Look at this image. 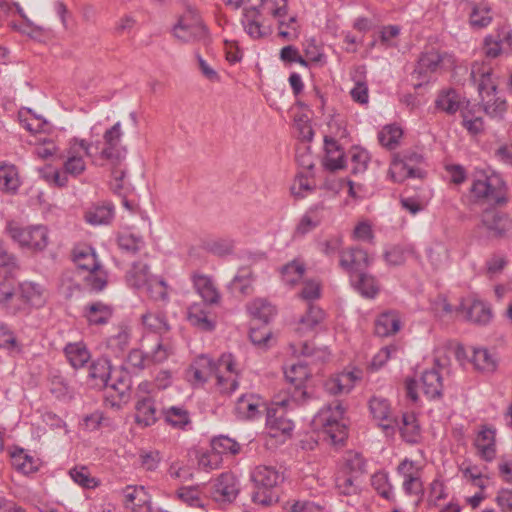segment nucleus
I'll return each instance as SVG.
<instances>
[{
    "label": "nucleus",
    "instance_id": "obj_47",
    "mask_svg": "<svg viewBox=\"0 0 512 512\" xmlns=\"http://www.w3.org/2000/svg\"><path fill=\"white\" fill-rule=\"evenodd\" d=\"M305 271L303 262L298 259L292 260L281 268L282 280L285 284L294 286L303 278Z\"/></svg>",
    "mask_w": 512,
    "mask_h": 512
},
{
    "label": "nucleus",
    "instance_id": "obj_44",
    "mask_svg": "<svg viewBox=\"0 0 512 512\" xmlns=\"http://www.w3.org/2000/svg\"><path fill=\"white\" fill-rule=\"evenodd\" d=\"M491 8L487 3L473 4L469 14L470 25L474 28L487 27L492 22Z\"/></svg>",
    "mask_w": 512,
    "mask_h": 512
},
{
    "label": "nucleus",
    "instance_id": "obj_3",
    "mask_svg": "<svg viewBox=\"0 0 512 512\" xmlns=\"http://www.w3.org/2000/svg\"><path fill=\"white\" fill-rule=\"evenodd\" d=\"M491 71L489 65L475 62L471 67L470 77L477 85L484 112L491 118L502 119L507 111V102L497 96V85L492 79Z\"/></svg>",
    "mask_w": 512,
    "mask_h": 512
},
{
    "label": "nucleus",
    "instance_id": "obj_34",
    "mask_svg": "<svg viewBox=\"0 0 512 512\" xmlns=\"http://www.w3.org/2000/svg\"><path fill=\"white\" fill-rule=\"evenodd\" d=\"M153 277L148 265L140 261L134 262L125 276L127 284L134 289L145 288Z\"/></svg>",
    "mask_w": 512,
    "mask_h": 512
},
{
    "label": "nucleus",
    "instance_id": "obj_53",
    "mask_svg": "<svg viewBox=\"0 0 512 512\" xmlns=\"http://www.w3.org/2000/svg\"><path fill=\"white\" fill-rule=\"evenodd\" d=\"M371 485L377 491V493L386 500H393V487L389 482L388 473L379 471L372 475Z\"/></svg>",
    "mask_w": 512,
    "mask_h": 512
},
{
    "label": "nucleus",
    "instance_id": "obj_16",
    "mask_svg": "<svg viewBox=\"0 0 512 512\" xmlns=\"http://www.w3.org/2000/svg\"><path fill=\"white\" fill-rule=\"evenodd\" d=\"M269 410L263 399L256 394L241 395L235 404V414L241 420H254Z\"/></svg>",
    "mask_w": 512,
    "mask_h": 512
},
{
    "label": "nucleus",
    "instance_id": "obj_37",
    "mask_svg": "<svg viewBox=\"0 0 512 512\" xmlns=\"http://www.w3.org/2000/svg\"><path fill=\"white\" fill-rule=\"evenodd\" d=\"M247 311L251 317L267 324L276 314L275 307L264 298H256L247 304Z\"/></svg>",
    "mask_w": 512,
    "mask_h": 512
},
{
    "label": "nucleus",
    "instance_id": "obj_27",
    "mask_svg": "<svg viewBox=\"0 0 512 512\" xmlns=\"http://www.w3.org/2000/svg\"><path fill=\"white\" fill-rule=\"evenodd\" d=\"M18 286L24 312L28 311L31 306L39 307L43 305L44 290L41 285L31 281H24Z\"/></svg>",
    "mask_w": 512,
    "mask_h": 512
},
{
    "label": "nucleus",
    "instance_id": "obj_39",
    "mask_svg": "<svg viewBox=\"0 0 512 512\" xmlns=\"http://www.w3.org/2000/svg\"><path fill=\"white\" fill-rule=\"evenodd\" d=\"M470 362L481 372L492 373L497 368V359L484 348H473Z\"/></svg>",
    "mask_w": 512,
    "mask_h": 512
},
{
    "label": "nucleus",
    "instance_id": "obj_56",
    "mask_svg": "<svg viewBox=\"0 0 512 512\" xmlns=\"http://www.w3.org/2000/svg\"><path fill=\"white\" fill-rule=\"evenodd\" d=\"M266 423L271 431H275L272 434L273 436H276L277 432L289 434L294 428L290 420L285 419L283 415L276 416V413H272L271 409L267 410Z\"/></svg>",
    "mask_w": 512,
    "mask_h": 512
},
{
    "label": "nucleus",
    "instance_id": "obj_43",
    "mask_svg": "<svg viewBox=\"0 0 512 512\" xmlns=\"http://www.w3.org/2000/svg\"><path fill=\"white\" fill-rule=\"evenodd\" d=\"M20 186L17 168L12 164L0 165V190L4 192H16Z\"/></svg>",
    "mask_w": 512,
    "mask_h": 512
},
{
    "label": "nucleus",
    "instance_id": "obj_1",
    "mask_svg": "<svg viewBox=\"0 0 512 512\" xmlns=\"http://www.w3.org/2000/svg\"><path fill=\"white\" fill-rule=\"evenodd\" d=\"M188 373L191 380L199 384L215 376L217 390L225 395L233 393L239 385V371L231 354L221 355L217 362L206 355H201L195 360Z\"/></svg>",
    "mask_w": 512,
    "mask_h": 512
},
{
    "label": "nucleus",
    "instance_id": "obj_52",
    "mask_svg": "<svg viewBox=\"0 0 512 512\" xmlns=\"http://www.w3.org/2000/svg\"><path fill=\"white\" fill-rule=\"evenodd\" d=\"M119 248L127 253L135 254L144 247L143 238L129 232H121L117 236Z\"/></svg>",
    "mask_w": 512,
    "mask_h": 512
},
{
    "label": "nucleus",
    "instance_id": "obj_51",
    "mask_svg": "<svg viewBox=\"0 0 512 512\" xmlns=\"http://www.w3.org/2000/svg\"><path fill=\"white\" fill-rule=\"evenodd\" d=\"M130 336V329L127 326H119L117 332L108 338V348L115 354L122 353L129 345Z\"/></svg>",
    "mask_w": 512,
    "mask_h": 512
},
{
    "label": "nucleus",
    "instance_id": "obj_61",
    "mask_svg": "<svg viewBox=\"0 0 512 512\" xmlns=\"http://www.w3.org/2000/svg\"><path fill=\"white\" fill-rule=\"evenodd\" d=\"M72 480L83 488L91 489L98 485V481L91 477L87 467H75L69 471Z\"/></svg>",
    "mask_w": 512,
    "mask_h": 512
},
{
    "label": "nucleus",
    "instance_id": "obj_9",
    "mask_svg": "<svg viewBox=\"0 0 512 512\" xmlns=\"http://www.w3.org/2000/svg\"><path fill=\"white\" fill-rule=\"evenodd\" d=\"M454 66L455 58L452 54L431 47L421 53L415 71L420 75H428L452 69Z\"/></svg>",
    "mask_w": 512,
    "mask_h": 512
},
{
    "label": "nucleus",
    "instance_id": "obj_55",
    "mask_svg": "<svg viewBox=\"0 0 512 512\" xmlns=\"http://www.w3.org/2000/svg\"><path fill=\"white\" fill-rule=\"evenodd\" d=\"M335 486L337 491L345 496L355 495L359 490L355 477L347 471H341L336 475Z\"/></svg>",
    "mask_w": 512,
    "mask_h": 512
},
{
    "label": "nucleus",
    "instance_id": "obj_18",
    "mask_svg": "<svg viewBox=\"0 0 512 512\" xmlns=\"http://www.w3.org/2000/svg\"><path fill=\"white\" fill-rule=\"evenodd\" d=\"M191 281L196 293L202 298V302L217 305L221 301V294L213 279L205 274L194 272Z\"/></svg>",
    "mask_w": 512,
    "mask_h": 512
},
{
    "label": "nucleus",
    "instance_id": "obj_42",
    "mask_svg": "<svg viewBox=\"0 0 512 512\" xmlns=\"http://www.w3.org/2000/svg\"><path fill=\"white\" fill-rule=\"evenodd\" d=\"M354 288L366 298H374L379 292V284L375 277L359 273L355 278H351Z\"/></svg>",
    "mask_w": 512,
    "mask_h": 512
},
{
    "label": "nucleus",
    "instance_id": "obj_24",
    "mask_svg": "<svg viewBox=\"0 0 512 512\" xmlns=\"http://www.w3.org/2000/svg\"><path fill=\"white\" fill-rule=\"evenodd\" d=\"M8 454L11 459V464L16 471L24 475H29L38 471L39 460L34 458L23 448H9Z\"/></svg>",
    "mask_w": 512,
    "mask_h": 512
},
{
    "label": "nucleus",
    "instance_id": "obj_40",
    "mask_svg": "<svg viewBox=\"0 0 512 512\" xmlns=\"http://www.w3.org/2000/svg\"><path fill=\"white\" fill-rule=\"evenodd\" d=\"M165 421L176 429L185 430L191 424L188 410L181 406H170L163 410Z\"/></svg>",
    "mask_w": 512,
    "mask_h": 512
},
{
    "label": "nucleus",
    "instance_id": "obj_20",
    "mask_svg": "<svg viewBox=\"0 0 512 512\" xmlns=\"http://www.w3.org/2000/svg\"><path fill=\"white\" fill-rule=\"evenodd\" d=\"M360 379V370L342 372L329 378L325 382L324 387L325 390L331 395L349 393L355 386V383Z\"/></svg>",
    "mask_w": 512,
    "mask_h": 512
},
{
    "label": "nucleus",
    "instance_id": "obj_31",
    "mask_svg": "<svg viewBox=\"0 0 512 512\" xmlns=\"http://www.w3.org/2000/svg\"><path fill=\"white\" fill-rule=\"evenodd\" d=\"M465 318L478 325H486L492 319V311L488 305L480 300H473L470 304H462Z\"/></svg>",
    "mask_w": 512,
    "mask_h": 512
},
{
    "label": "nucleus",
    "instance_id": "obj_36",
    "mask_svg": "<svg viewBox=\"0 0 512 512\" xmlns=\"http://www.w3.org/2000/svg\"><path fill=\"white\" fill-rule=\"evenodd\" d=\"M73 260L80 269L86 271L96 269L101 265L97 259L95 250L88 245L76 246L73 249Z\"/></svg>",
    "mask_w": 512,
    "mask_h": 512
},
{
    "label": "nucleus",
    "instance_id": "obj_13",
    "mask_svg": "<svg viewBox=\"0 0 512 512\" xmlns=\"http://www.w3.org/2000/svg\"><path fill=\"white\" fill-rule=\"evenodd\" d=\"M141 320L145 328L151 333L143 337V347L149 344L155 345L161 337H169L167 334L170 330V325L163 312H146L141 316Z\"/></svg>",
    "mask_w": 512,
    "mask_h": 512
},
{
    "label": "nucleus",
    "instance_id": "obj_35",
    "mask_svg": "<svg viewBox=\"0 0 512 512\" xmlns=\"http://www.w3.org/2000/svg\"><path fill=\"white\" fill-rule=\"evenodd\" d=\"M420 388L429 399L440 397L443 384L439 371L434 368L424 371L420 379Z\"/></svg>",
    "mask_w": 512,
    "mask_h": 512
},
{
    "label": "nucleus",
    "instance_id": "obj_25",
    "mask_svg": "<svg viewBox=\"0 0 512 512\" xmlns=\"http://www.w3.org/2000/svg\"><path fill=\"white\" fill-rule=\"evenodd\" d=\"M0 306L10 314L24 312L19 287L9 281L0 282Z\"/></svg>",
    "mask_w": 512,
    "mask_h": 512
},
{
    "label": "nucleus",
    "instance_id": "obj_62",
    "mask_svg": "<svg viewBox=\"0 0 512 512\" xmlns=\"http://www.w3.org/2000/svg\"><path fill=\"white\" fill-rule=\"evenodd\" d=\"M212 449L217 454H237L240 450V445L233 439L227 436H219L212 440Z\"/></svg>",
    "mask_w": 512,
    "mask_h": 512
},
{
    "label": "nucleus",
    "instance_id": "obj_29",
    "mask_svg": "<svg viewBox=\"0 0 512 512\" xmlns=\"http://www.w3.org/2000/svg\"><path fill=\"white\" fill-rule=\"evenodd\" d=\"M375 333L380 337L396 334L401 329V317L396 311H386L375 320Z\"/></svg>",
    "mask_w": 512,
    "mask_h": 512
},
{
    "label": "nucleus",
    "instance_id": "obj_22",
    "mask_svg": "<svg viewBox=\"0 0 512 512\" xmlns=\"http://www.w3.org/2000/svg\"><path fill=\"white\" fill-rule=\"evenodd\" d=\"M131 387L130 378L127 375H119L111 377L108 380L107 386L103 388L106 391V400L111 399L112 406H120V402L128 397Z\"/></svg>",
    "mask_w": 512,
    "mask_h": 512
},
{
    "label": "nucleus",
    "instance_id": "obj_45",
    "mask_svg": "<svg viewBox=\"0 0 512 512\" xmlns=\"http://www.w3.org/2000/svg\"><path fill=\"white\" fill-rule=\"evenodd\" d=\"M260 10L257 6H252L244 9L242 23L245 31L253 38H260L265 35L262 31V25L258 21Z\"/></svg>",
    "mask_w": 512,
    "mask_h": 512
},
{
    "label": "nucleus",
    "instance_id": "obj_6",
    "mask_svg": "<svg viewBox=\"0 0 512 512\" xmlns=\"http://www.w3.org/2000/svg\"><path fill=\"white\" fill-rule=\"evenodd\" d=\"M6 229L13 241L22 248L37 252L43 251L48 245V229L44 225L22 226L10 221Z\"/></svg>",
    "mask_w": 512,
    "mask_h": 512
},
{
    "label": "nucleus",
    "instance_id": "obj_14",
    "mask_svg": "<svg viewBox=\"0 0 512 512\" xmlns=\"http://www.w3.org/2000/svg\"><path fill=\"white\" fill-rule=\"evenodd\" d=\"M369 409L379 426L387 436H393L396 432L398 419L392 415L391 407L387 399L373 396L369 401Z\"/></svg>",
    "mask_w": 512,
    "mask_h": 512
},
{
    "label": "nucleus",
    "instance_id": "obj_48",
    "mask_svg": "<svg viewBox=\"0 0 512 512\" xmlns=\"http://www.w3.org/2000/svg\"><path fill=\"white\" fill-rule=\"evenodd\" d=\"M123 501L127 508L134 510L147 503L148 496L143 486H126L122 490Z\"/></svg>",
    "mask_w": 512,
    "mask_h": 512
},
{
    "label": "nucleus",
    "instance_id": "obj_26",
    "mask_svg": "<svg viewBox=\"0 0 512 512\" xmlns=\"http://www.w3.org/2000/svg\"><path fill=\"white\" fill-rule=\"evenodd\" d=\"M465 99L452 88L441 90L435 100V106L438 110L447 114H455L461 110Z\"/></svg>",
    "mask_w": 512,
    "mask_h": 512
},
{
    "label": "nucleus",
    "instance_id": "obj_41",
    "mask_svg": "<svg viewBox=\"0 0 512 512\" xmlns=\"http://www.w3.org/2000/svg\"><path fill=\"white\" fill-rule=\"evenodd\" d=\"M389 174L394 182H402L407 178L420 177V170L410 166L406 160L395 157L391 162Z\"/></svg>",
    "mask_w": 512,
    "mask_h": 512
},
{
    "label": "nucleus",
    "instance_id": "obj_49",
    "mask_svg": "<svg viewBox=\"0 0 512 512\" xmlns=\"http://www.w3.org/2000/svg\"><path fill=\"white\" fill-rule=\"evenodd\" d=\"M413 255H415V249L412 245H395L385 251L384 259L388 265L399 266Z\"/></svg>",
    "mask_w": 512,
    "mask_h": 512
},
{
    "label": "nucleus",
    "instance_id": "obj_63",
    "mask_svg": "<svg viewBox=\"0 0 512 512\" xmlns=\"http://www.w3.org/2000/svg\"><path fill=\"white\" fill-rule=\"evenodd\" d=\"M315 189L314 181L303 174H298L291 186V193L296 198H304Z\"/></svg>",
    "mask_w": 512,
    "mask_h": 512
},
{
    "label": "nucleus",
    "instance_id": "obj_58",
    "mask_svg": "<svg viewBox=\"0 0 512 512\" xmlns=\"http://www.w3.org/2000/svg\"><path fill=\"white\" fill-rule=\"evenodd\" d=\"M253 274L249 268L239 269L233 279V285L242 295L248 296L253 292Z\"/></svg>",
    "mask_w": 512,
    "mask_h": 512
},
{
    "label": "nucleus",
    "instance_id": "obj_50",
    "mask_svg": "<svg viewBox=\"0 0 512 512\" xmlns=\"http://www.w3.org/2000/svg\"><path fill=\"white\" fill-rule=\"evenodd\" d=\"M324 311L314 305H309L306 315L302 316L299 322L298 331L301 333L313 330L324 319Z\"/></svg>",
    "mask_w": 512,
    "mask_h": 512
},
{
    "label": "nucleus",
    "instance_id": "obj_60",
    "mask_svg": "<svg viewBox=\"0 0 512 512\" xmlns=\"http://www.w3.org/2000/svg\"><path fill=\"white\" fill-rule=\"evenodd\" d=\"M257 9L265 7L276 19L284 18L287 15L288 0H256Z\"/></svg>",
    "mask_w": 512,
    "mask_h": 512
},
{
    "label": "nucleus",
    "instance_id": "obj_32",
    "mask_svg": "<svg viewBox=\"0 0 512 512\" xmlns=\"http://www.w3.org/2000/svg\"><path fill=\"white\" fill-rule=\"evenodd\" d=\"M397 429L407 443L414 444L420 440L421 429L414 413H403L401 419H398Z\"/></svg>",
    "mask_w": 512,
    "mask_h": 512
},
{
    "label": "nucleus",
    "instance_id": "obj_11",
    "mask_svg": "<svg viewBox=\"0 0 512 512\" xmlns=\"http://www.w3.org/2000/svg\"><path fill=\"white\" fill-rule=\"evenodd\" d=\"M284 374L287 381L294 386V391L291 394V398L274 402L276 406L281 408L288 407L292 403L298 402L299 400L305 398L306 391L303 390V387L310 376V371L305 363L298 362L288 367Z\"/></svg>",
    "mask_w": 512,
    "mask_h": 512
},
{
    "label": "nucleus",
    "instance_id": "obj_30",
    "mask_svg": "<svg viewBox=\"0 0 512 512\" xmlns=\"http://www.w3.org/2000/svg\"><path fill=\"white\" fill-rule=\"evenodd\" d=\"M135 421L138 425L148 427L157 421V410L154 400L145 396L135 404Z\"/></svg>",
    "mask_w": 512,
    "mask_h": 512
},
{
    "label": "nucleus",
    "instance_id": "obj_8",
    "mask_svg": "<svg viewBox=\"0 0 512 512\" xmlns=\"http://www.w3.org/2000/svg\"><path fill=\"white\" fill-rule=\"evenodd\" d=\"M470 192L478 200H485L489 203L504 204V182L496 175H487L480 172L472 181Z\"/></svg>",
    "mask_w": 512,
    "mask_h": 512
},
{
    "label": "nucleus",
    "instance_id": "obj_23",
    "mask_svg": "<svg viewBox=\"0 0 512 512\" xmlns=\"http://www.w3.org/2000/svg\"><path fill=\"white\" fill-rule=\"evenodd\" d=\"M252 480L255 485L264 490H270L284 480L283 473L274 466L259 465L252 472Z\"/></svg>",
    "mask_w": 512,
    "mask_h": 512
},
{
    "label": "nucleus",
    "instance_id": "obj_7",
    "mask_svg": "<svg viewBox=\"0 0 512 512\" xmlns=\"http://www.w3.org/2000/svg\"><path fill=\"white\" fill-rule=\"evenodd\" d=\"M173 36L183 42L192 43L197 41H206L208 31L203 24L202 19L195 9L188 8L172 28Z\"/></svg>",
    "mask_w": 512,
    "mask_h": 512
},
{
    "label": "nucleus",
    "instance_id": "obj_10",
    "mask_svg": "<svg viewBox=\"0 0 512 512\" xmlns=\"http://www.w3.org/2000/svg\"><path fill=\"white\" fill-rule=\"evenodd\" d=\"M86 139L72 138L65 149L62 158L63 171L72 177H78L86 170V162L82 153L87 156Z\"/></svg>",
    "mask_w": 512,
    "mask_h": 512
},
{
    "label": "nucleus",
    "instance_id": "obj_21",
    "mask_svg": "<svg viewBox=\"0 0 512 512\" xmlns=\"http://www.w3.org/2000/svg\"><path fill=\"white\" fill-rule=\"evenodd\" d=\"M238 493V482L232 473L221 474L217 478L212 492L214 499L219 502H232Z\"/></svg>",
    "mask_w": 512,
    "mask_h": 512
},
{
    "label": "nucleus",
    "instance_id": "obj_4",
    "mask_svg": "<svg viewBox=\"0 0 512 512\" xmlns=\"http://www.w3.org/2000/svg\"><path fill=\"white\" fill-rule=\"evenodd\" d=\"M345 408L339 401L323 407L313 418V425L322 430L332 444H342L348 436L344 420Z\"/></svg>",
    "mask_w": 512,
    "mask_h": 512
},
{
    "label": "nucleus",
    "instance_id": "obj_33",
    "mask_svg": "<svg viewBox=\"0 0 512 512\" xmlns=\"http://www.w3.org/2000/svg\"><path fill=\"white\" fill-rule=\"evenodd\" d=\"M112 315L113 308L100 301L88 304L84 310V317L90 325H104Z\"/></svg>",
    "mask_w": 512,
    "mask_h": 512
},
{
    "label": "nucleus",
    "instance_id": "obj_12",
    "mask_svg": "<svg viewBox=\"0 0 512 512\" xmlns=\"http://www.w3.org/2000/svg\"><path fill=\"white\" fill-rule=\"evenodd\" d=\"M371 262L372 258L369 257L367 251L357 246L340 252L339 265L350 275V278H353L354 274L362 273L370 266Z\"/></svg>",
    "mask_w": 512,
    "mask_h": 512
},
{
    "label": "nucleus",
    "instance_id": "obj_19",
    "mask_svg": "<svg viewBox=\"0 0 512 512\" xmlns=\"http://www.w3.org/2000/svg\"><path fill=\"white\" fill-rule=\"evenodd\" d=\"M474 446L479 457L487 462H491L496 457V430L484 425L476 435Z\"/></svg>",
    "mask_w": 512,
    "mask_h": 512
},
{
    "label": "nucleus",
    "instance_id": "obj_59",
    "mask_svg": "<svg viewBox=\"0 0 512 512\" xmlns=\"http://www.w3.org/2000/svg\"><path fill=\"white\" fill-rule=\"evenodd\" d=\"M370 161L369 153L359 147H353L350 150V163H351V172L353 174L363 173Z\"/></svg>",
    "mask_w": 512,
    "mask_h": 512
},
{
    "label": "nucleus",
    "instance_id": "obj_54",
    "mask_svg": "<svg viewBox=\"0 0 512 512\" xmlns=\"http://www.w3.org/2000/svg\"><path fill=\"white\" fill-rule=\"evenodd\" d=\"M402 134V129L399 126L387 125L379 132L378 139L383 147L392 150L399 145Z\"/></svg>",
    "mask_w": 512,
    "mask_h": 512
},
{
    "label": "nucleus",
    "instance_id": "obj_5",
    "mask_svg": "<svg viewBox=\"0 0 512 512\" xmlns=\"http://www.w3.org/2000/svg\"><path fill=\"white\" fill-rule=\"evenodd\" d=\"M141 349H133L129 352L128 363L138 369L143 370L149 368L153 364H159L166 361L175 352V343L171 337H161L155 345L149 344Z\"/></svg>",
    "mask_w": 512,
    "mask_h": 512
},
{
    "label": "nucleus",
    "instance_id": "obj_17",
    "mask_svg": "<svg viewBox=\"0 0 512 512\" xmlns=\"http://www.w3.org/2000/svg\"><path fill=\"white\" fill-rule=\"evenodd\" d=\"M205 302L192 303L187 309V320L200 331L210 332L215 328V320L211 317L209 307Z\"/></svg>",
    "mask_w": 512,
    "mask_h": 512
},
{
    "label": "nucleus",
    "instance_id": "obj_46",
    "mask_svg": "<svg viewBox=\"0 0 512 512\" xmlns=\"http://www.w3.org/2000/svg\"><path fill=\"white\" fill-rule=\"evenodd\" d=\"M84 218L91 225L108 224L113 218V206L110 204L93 206L85 212Z\"/></svg>",
    "mask_w": 512,
    "mask_h": 512
},
{
    "label": "nucleus",
    "instance_id": "obj_38",
    "mask_svg": "<svg viewBox=\"0 0 512 512\" xmlns=\"http://www.w3.org/2000/svg\"><path fill=\"white\" fill-rule=\"evenodd\" d=\"M64 352L68 362L75 369L84 367L91 358L90 352L82 342L67 344Z\"/></svg>",
    "mask_w": 512,
    "mask_h": 512
},
{
    "label": "nucleus",
    "instance_id": "obj_15",
    "mask_svg": "<svg viewBox=\"0 0 512 512\" xmlns=\"http://www.w3.org/2000/svg\"><path fill=\"white\" fill-rule=\"evenodd\" d=\"M478 227L485 229L491 237L501 238L512 230V219L497 210H486L481 215Z\"/></svg>",
    "mask_w": 512,
    "mask_h": 512
},
{
    "label": "nucleus",
    "instance_id": "obj_64",
    "mask_svg": "<svg viewBox=\"0 0 512 512\" xmlns=\"http://www.w3.org/2000/svg\"><path fill=\"white\" fill-rule=\"evenodd\" d=\"M145 288L150 297L154 300L165 301L168 299V287L162 278L154 276Z\"/></svg>",
    "mask_w": 512,
    "mask_h": 512
},
{
    "label": "nucleus",
    "instance_id": "obj_28",
    "mask_svg": "<svg viewBox=\"0 0 512 512\" xmlns=\"http://www.w3.org/2000/svg\"><path fill=\"white\" fill-rule=\"evenodd\" d=\"M112 375L111 364L107 358L101 357L89 366L88 377L91 385L95 388H103L107 386L108 380Z\"/></svg>",
    "mask_w": 512,
    "mask_h": 512
},
{
    "label": "nucleus",
    "instance_id": "obj_2",
    "mask_svg": "<svg viewBox=\"0 0 512 512\" xmlns=\"http://www.w3.org/2000/svg\"><path fill=\"white\" fill-rule=\"evenodd\" d=\"M123 135L121 123L116 122L105 130L102 140H86L87 157L92 164L99 167L123 166L127 156V147L122 143Z\"/></svg>",
    "mask_w": 512,
    "mask_h": 512
},
{
    "label": "nucleus",
    "instance_id": "obj_57",
    "mask_svg": "<svg viewBox=\"0 0 512 512\" xmlns=\"http://www.w3.org/2000/svg\"><path fill=\"white\" fill-rule=\"evenodd\" d=\"M84 280L91 290L102 291L108 282L107 272L99 265L98 268L89 270Z\"/></svg>",
    "mask_w": 512,
    "mask_h": 512
}]
</instances>
